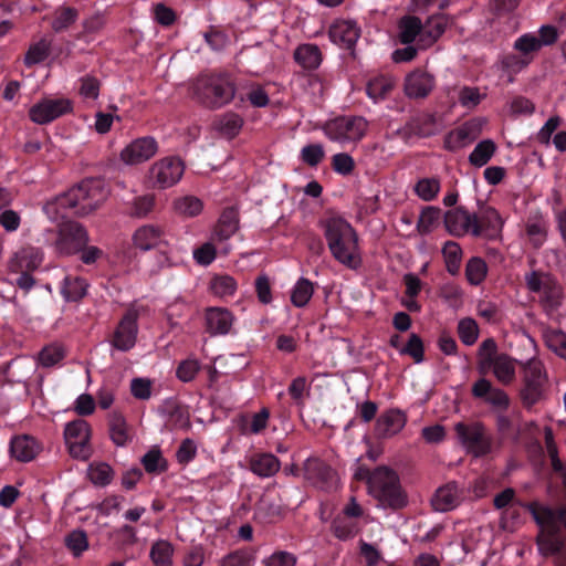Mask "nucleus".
<instances>
[{
  "mask_svg": "<svg viewBox=\"0 0 566 566\" xmlns=\"http://www.w3.org/2000/svg\"><path fill=\"white\" fill-rule=\"evenodd\" d=\"M108 190L101 179L88 178L82 180L69 191L57 196L54 201L48 202L44 207L48 214L54 209L59 213L60 209L73 210L76 217H86L98 209L107 199Z\"/></svg>",
  "mask_w": 566,
  "mask_h": 566,
  "instance_id": "obj_1",
  "label": "nucleus"
},
{
  "mask_svg": "<svg viewBox=\"0 0 566 566\" xmlns=\"http://www.w3.org/2000/svg\"><path fill=\"white\" fill-rule=\"evenodd\" d=\"M532 516L539 527L535 543L543 557H555V566H566L564 554L565 537L562 532L564 511H555L546 506L531 509Z\"/></svg>",
  "mask_w": 566,
  "mask_h": 566,
  "instance_id": "obj_2",
  "label": "nucleus"
},
{
  "mask_svg": "<svg viewBox=\"0 0 566 566\" xmlns=\"http://www.w3.org/2000/svg\"><path fill=\"white\" fill-rule=\"evenodd\" d=\"M328 249L339 263L356 269L360 264L358 255V234L355 229L342 218H329L321 222Z\"/></svg>",
  "mask_w": 566,
  "mask_h": 566,
  "instance_id": "obj_3",
  "label": "nucleus"
},
{
  "mask_svg": "<svg viewBox=\"0 0 566 566\" xmlns=\"http://www.w3.org/2000/svg\"><path fill=\"white\" fill-rule=\"evenodd\" d=\"M190 90L192 98L210 109L229 104L235 94V85L227 74H201Z\"/></svg>",
  "mask_w": 566,
  "mask_h": 566,
  "instance_id": "obj_4",
  "label": "nucleus"
},
{
  "mask_svg": "<svg viewBox=\"0 0 566 566\" xmlns=\"http://www.w3.org/2000/svg\"><path fill=\"white\" fill-rule=\"evenodd\" d=\"M373 480L369 494L378 502L380 507L397 511L407 505V494L402 490L396 471L386 465L377 467L374 470Z\"/></svg>",
  "mask_w": 566,
  "mask_h": 566,
  "instance_id": "obj_5",
  "label": "nucleus"
},
{
  "mask_svg": "<svg viewBox=\"0 0 566 566\" xmlns=\"http://www.w3.org/2000/svg\"><path fill=\"white\" fill-rule=\"evenodd\" d=\"M524 281L527 291L538 295V303L546 314H553L562 305L563 287L553 274L533 270L525 274Z\"/></svg>",
  "mask_w": 566,
  "mask_h": 566,
  "instance_id": "obj_6",
  "label": "nucleus"
},
{
  "mask_svg": "<svg viewBox=\"0 0 566 566\" xmlns=\"http://www.w3.org/2000/svg\"><path fill=\"white\" fill-rule=\"evenodd\" d=\"M454 431L467 453L474 458L486 457L494 449L493 437L482 422H458Z\"/></svg>",
  "mask_w": 566,
  "mask_h": 566,
  "instance_id": "obj_7",
  "label": "nucleus"
},
{
  "mask_svg": "<svg viewBox=\"0 0 566 566\" xmlns=\"http://www.w3.org/2000/svg\"><path fill=\"white\" fill-rule=\"evenodd\" d=\"M88 233L83 224L73 220H63L57 226L55 250L62 255L78 253L88 243Z\"/></svg>",
  "mask_w": 566,
  "mask_h": 566,
  "instance_id": "obj_8",
  "label": "nucleus"
},
{
  "mask_svg": "<svg viewBox=\"0 0 566 566\" xmlns=\"http://www.w3.org/2000/svg\"><path fill=\"white\" fill-rule=\"evenodd\" d=\"M363 117H338L325 125V134L332 140H359L367 130Z\"/></svg>",
  "mask_w": 566,
  "mask_h": 566,
  "instance_id": "obj_9",
  "label": "nucleus"
},
{
  "mask_svg": "<svg viewBox=\"0 0 566 566\" xmlns=\"http://www.w3.org/2000/svg\"><path fill=\"white\" fill-rule=\"evenodd\" d=\"M185 171L184 161L178 157H166L156 161L149 169V178L160 189L176 185Z\"/></svg>",
  "mask_w": 566,
  "mask_h": 566,
  "instance_id": "obj_10",
  "label": "nucleus"
},
{
  "mask_svg": "<svg viewBox=\"0 0 566 566\" xmlns=\"http://www.w3.org/2000/svg\"><path fill=\"white\" fill-rule=\"evenodd\" d=\"M304 479L313 486L332 491L337 486V473L325 461L318 458H310L304 463Z\"/></svg>",
  "mask_w": 566,
  "mask_h": 566,
  "instance_id": "obj_11",
  "label": "nucleus"
},
{
  "mask_svg": "<svg viewBox=\"0 0 566 566\" xmlns=\"http://www.w3.org/2000/svg\"><path fill=\"white\" fill-rule=\"evenodd\" d=\"M524 378L523 399L530 405L536 403L542 396V389L546 381L544 365L537 356H532L524 366Z\"/></svg>",
  "mask_w": 566,
  "mask_h": 566,
  "instance_id": "obj_12",
  "label": "nucleus"
},
{
  "mask_svg": "<svg viewBox=\"0 0 566 566\" xmlns=\"http://www.w3.org/2000/svg\"><path fill=\"white\" fill-rule=\"evenodd\" d=\"M471 234L483 237L488 240L497 239L501 234L503 220L500 213L492 207H484L479 213H473Z\"/></svg>",
  "mask_w": 566,
  "mask_h": 566,
  "instance_id": "obj_13",
  "label": "nucleus"
},
{
  "mask_svg": "<svg viewBox=\"0 0 566 566\" xmlns=\"http://www.w3.org/2000/svg\"><path fill=\"white\" fill-rule=\"evenodd\" d=\"M515 364L512 356H482L478 369L482 376L492 371L499 381L510 384L515 377Z\"/></svg>",
  "mask_w": 566,
  "mask_h": 566,
  "instance_id": "obj_14",
  "label": "nucleus"
},
{
  "mask_svg": "<svg viewBox=\"0 0 566 566\" xmlns=\"http://www.w3.org/2000/svg\"><path fill=\"white\" fill-rule=\"evenodd\" d=\"M137 319L138 313L135 310L127 311L120 318L112 339L116 349L126 352L135 345L138 332Z\"/></svg>",
  "mask_w": 566,
  "mask_h": 566,
  "instance_id": "obj_15",
  "label": "nucleus"
},
{
  "mask_svg": "<svg viewBox=\"0 0 566 566\" xmlns=\"http://www.w3.org/2000/svg\"><path fill=\"white\" fill-rule=\"evenodd\" d=\"M71 111L72 104L69 99H43L30 108L29 115L32 122L43 125Z\"/></svg>",
  "mask_w": 566,
  "mask_h": 566,
  "instance_id": "obj_16",
  "label": "nucleus"
},
{
  "mask_svg": "<svg viewBox=\"0 0 566 566\" xmlns=\"http://www.w3.org/2000/svg\"><path fill=\"white\" fill-rule=\"evenodd\" d=\"M407 420V415L402 410L387 409L376 419L374 434L377 439H390L405 428Z\"/></svg>",
  "mask_w": 566,
  "mask_h": 566,
  "instance_id": "obj_17",
  "label": "nucleus"
},
{
  "mask_svg": "<svg viewBox=\"0 0 566 566\" xmlns=\"http://www.w3.org/2000/svg\"><path fill=\"white\" fill-rule=\"evenodd\" d=\"M329 39L336 45L350 51L355 57V44L360 36V28L352 20H337L328 31Z\"/></svg>",
  "mask_w": 566,
  "mask_h": 566,
  "instance_id": "obj_18",
  "label": "nucleus"
},
{
  "mask_svg": "<svg viewBox=\"0 0 566 566\" xmlns=\"http://www.w3.org/2000/svg\"><path fill=\"white\" fill-rule=\"evenodd\" d=\"M158 146L154 137H140L128 144L120 153V158L128 165H137L150 159Z\"/></svg>",
  "mask_w": 566,
  "mask_h": 566,
  "instance_id": "obj_19",
  "label": "nucleus"
},
{
  "mask_svg": "<svg viewBox=\"0 0 566 566\" xmlns=\"http://www.w3.org/2000/svg\"><path fill=\"white\" fill-rule=\"evenodd\" d=\"M481 132V126L476 119L465 122L460 127L452 129L444 137V148L455 151L468 144L474 142Z\"/></svg>",
  "mask_w": 566,
  "mask_h": 566,
  "instance_id": "obj_20",
  "label": "nucleus"
},
{
  "mask_svg": "<svg viewBox=\"0 0 566 566\" xmlns=\"http://www.w3.org/2000/svg\"><path fill=\"white\" fill-rule=\"evenodd\" d=\"M434 76L427 71L417 69L405 78V93L410 98H424L434 87Z\"/></svg>",
  "mask_w": 566,
  "mask_h": 566,
  "instance_id": "obj_21",
  "label": "nucleus"
},
{
  "mask_svg": "<svg viewBox=\"0 0 566 566\" xmlns=\"http://www.w3.org/2000/svg\"><path fill=\"white\" fill-rule=\"evenodd\" d=\"M41 450V443L30 434L14 436L9 446L10 455L19 462L34 460Z\"/></svg>",
  "mask_w": 566,
  "mask_h": 566,
  "instance_id": "obj_22",
  "label": "nucleus"
},
{
  "mask_svg": "<svg viewBox=\"0 0 566 566\" xmlns=\"http://www.w3.org/2000/svg\"><path fill=\"white\" fill-rule=\"evenodd\" d=\"M474 214L469 213L464 207H455L443 214L447 231L453 237L471 233Z\"/></svg>",
  "mask_w": 566,
  "mask_h": 566,
  "instance_id": "obj_23",
  "label": "nucleus"
},
{
  "mask_svg": "<svg viewBox=\"0 0 566 566\" xmlns=\"http://www.w3.org/2000/svg\"><path fill=\"white\" fill-rule=\"evenodd\" d=\"M471 392L473 397L483 398L500 410L509 408L510 398L506 392L502 389L493 388L491 382L484 377L473 384Z\"/></svg>",
  "mask_w": 566,
  "mask_h": 566,
  "instance_id": "obj_24",
  "label": "nucleus"
},
{
  "mask_svg": "<svg viewBox=\"0 0 566 566\" xmlns=\"http://www.w3.org/2000/svg\"><path fill=\"white\" fill-rule=\"evenodd\" d=\"M133 242L134 247L142 251H148L161 244H167L164 230L154 224L138 228L133 235Z\"/></svg>",
  "mask_w": 566,
  "mask_h": 566,
  "instance_id": "obj_25",
  "label": "nucleus"
},
{
  "mask_svg": "<svg viewBox=\"0 0 566 566\" xmlns=\"http://www.w3.org/2000/svg\"><path fill=\"white\" fill-rule=\"evenodd\" d=\"M438 130L437 117L431 113H421L411 117L403 127L406 135L421 138L433 136Z\"/></svg>",
  "mask_w": 566,
  "mask_h": 566,
  "instance_id": "obj_26",
  "label": "nucleus"
},
{
  "mask_svg": "<svg viewBox=\"0 0 566 566\" xmlns=\"http://www.w3.org/2000/svg\"><path fill=\"white\" fill-rule=\"evenodd\" d=\"M234 321L233 314L223 307H210L206 312L207 329L212 335L228 334Z\"/></svg>",
  "mask_w": 566,
  "mask_h": 566,
  "instance_id": "obj_27",
  "label": "nucleus"
},
{
  "mask_svg": "<svg viewBox=\"0 0 566 566\" xmlns=\"http://www.w3.org/2000/svg\"><path fill=\"white\" fill-rule=\"evenodd\" d=\"M460 503L459 489L455 482L447 483L439 488L432 500L431 505L434 511L448 512L455 509Z\"/></svg>",
  "mask_w": 566,
  "mask_h": 566,
  "instance_id": "obj_28",
  "label": "nucleus"
},
{
  "mask_svg": "<svg viewBox=\"0 0 566 566\" xmlns=\"http://www.w3.org/2000/svg\"><path fill=\"white\" fill-rule=\"evenodd\" d=\"M239 230V212L234 207L226 208L216 227L213 235L218 241H226Z\"/></svg>",
  "mask_w": 566,
  "mask_h": 566,
  "instance_id": "obj_29",
  "label": "nucleus"
},
{
  "mask_svg": "<svg viewBox=\"0 0 566 566\" xmlns=\"http://www.w3.org/2000/svg\"><path fill=\"white\" fill-rule=\"evenodd\" d=\"M450 18L444 13L430 15L423 24L422 42L427 45L433 44L446 31Z\"/></svg>",
  "mask_w": 566,
  "mask_h": 566,
  "instance_id": "obj_30",
  "label": "nucleus"
},
{
  "mask_svg": "<svg viewBox=\"0 0 566 566\" xmlns=\"http://www.w3.org/2000/svg\"><path fill=\"white\" fill-rule=\"evenodd\" d=\"M280 468V460L272 453H259L250 460L251 471L261 478L273 476L279 472Z\"/></svg>",
  "mask_w": 566,
  "mask_h": 566,
  "instance_id": "obj_31",
  "label": "nucleus"
},
{
  "mask_svg": "<svg viewBox=\"0 0 566 566\" xmlns=\"http://www.w3.org/2000/svg\"><path fill=\"white\" fill-rule=\"evenodd\" d=\"M294 60L305 70H316L323 60L322 52L316 44H301L294 51Z\"/></svg>",
  "mask_w": 566,
  "mask_h": 566,
  "instance_id": "obj_32",
  "label": "nucleus"
},
{
  "mask_svg": "<svg viewBox=\"0 0 566 566\" xmlns=\"http://www.w3.org/2000/svg\"><path fill=\"white\" fill-rule=\"evenodd\" d=\"M399 41L402 44L412 43L418 35L422 42L423 24L416 15H405L399 20Z\"/></svg>",
  "mask_w": 566,
  "mask_h": 566,
  "instance_id": "obj_33",
  "label": "nucleus"
},
{
  "mask_svg": "<svg viewBox=\"0 0 566 566\" xmlns=\"http://www.w3.org/2000/svg\"><path fill=\"white\" fill-rule=\"evenodd\" d=\"M242 125L243 119L235 113H226L217 117L212 123L213 128L227 138L235 137L240 133Z\"/></svg>",
  "mask_w": 566,
  "mask_h": 566,
  "instance_id": "obj_34",
  "label": "nucleus"
},
{
  "mask_svg": "<svg viewBox=\"0 0 566 566\" xmlns=\"http://www.w3.org/2000/svg\"><path fill=\"white\" fill-rule=\"evenodd\" d=\"M270 411L266 408L254 413L251 420L247 416H241L238 423L240 432L242 434H259L268 427Z\"/></svg>",
  "mask_w": 566,
  "mask_h": 566,
  "instance_id": "obj_35",
  "label": "nucleus"
},
{
  "mask_svg": "<svg viewBox=\"0 0 566 566\" xmlns=\"http://www.w3.org/2000/svg\"><path fill=\"white\" fill-rule=\"evenodd\" d=\"M396 81L389 75H377L366 84L367 95L374 99H384L395 87Z\"/></svg>",
  "mask_w": 566,
  "mask_h": 566,
  "instance_id": "obj_36",
  "label": "nucleus"
},
{
  "mask_svg": "<svg viewBox=\"0 0 566 566\" xmlns=\"http://www.w3.org/2000/svg\"><path fill=\"white\" fill-rule=\"evenodd\" d=\"M108 427L111 439L116 446L123 447L129 441L126 420L122 413L117 411L112 412Z\"/></svg>",
  "mask_w": 566,
  "mask_h": 566,
  "instance_id": "obj_37",
  "label": "nucleus"
},
{
  "mask_svg": "<svg viewBox=\"0 0 566 566\" xmlns=\"http://www.w3.org/2000/svg\"><path fill=\"white\" fill-rule=\"evenodd\" d=\"M496 151V144L492 139H484L476 144L469 155V163L474 167L485 166Z\"/></svg>",
  "mask_w": 566,
  "mask_h": 566,
  "instance_id": "obj_38",
  "label": "nucleus"
},
{
  "mask_svg": "<svg viewBox=\"0 0 566 566\" xmlns=\"http://www.w3.org/2000/svg\"><path fill=\"white\" fill-rule=\"evenodd\" d=\"M174 546L165 539L156 541L150 548L149 557L155 566H172Z\"/></svg>",
  "mask_w": 566,
  "mask_h": 566,
  "instance_id": "obj_39",
  "label": "nucleus"
},
{
  "mask_svg": "<svg viewBox=\"0 0 566 566\" xmlns=\"http://www.w3.org/2000/svg\"><path fill=\"white\" fill-rule=\"evenodd\" d=\"M88 284L78 276H66L62 286V294L66 301L77 302L86 294Z\"/></svg>",
  "mask_w": 566,
  "mask_h": 566,
  "instance_id": "obj_40",
  "label": "nucleus"
},
{
  "mask_svg": "<svg viewBox=\"0 0 566 566\" xmlns=\"http://www.w3.org/2000/svg\"><path fill=\"white\" fill-rule=\"evenodd\" d=\"M310 384L307 382L306 377L298 376L292 380L287 388V394L293 400V403L298 408L303 409L305 407V401L310 397Z\"/></svg>",
  "mask_w": 566,
  "mask_h": 566,
  "instance_id": "obj_41",
  "label": "nucleus"
},
{
  "mask_svg": "<svg viewBox=\"0 0 566 566\" xmlns=\"http://www.w3.org/2000/svg\"><path fill=\"white\" fill-rule=\"evenodd\" d=\"M174 209L179 216L192 218L201 213L203 203L196 196H185L174 201Z\"/></svg>",
  "mask_w": 566,
  "mask_h": 566,
  "instance_id": "obj_42",
  "label": "nucleus"
},
{
  "mask_svg": "<svg viewBox=\"0 0 566 566\" xmlns=\"http://www.w3.org/2000/svg\"><path fill=\"white\" fill-rule=\"evenodd\" d=\"M142 464L147 473L159 474L168 470V462L159 448H153L142 458Z\"/></svg>",
  "mask_w": 566,
  "mask_h": 566,
  "instance_id": "obj_43",
  "label": "nucleus"
},
{
  "mask_svg": "<svg viewBox=\"0 0 566 566\" xmlns=\"http://www.w3.org/2000/svg\"><path fill=\"white\" fill-rule=\"evenodd\" d=\"M442 211L438 207H426L418 219L417 230L420 234L430 233L439 224Z\"/></svg>",
  "mask_w": 566,
  "mask_h": 566,
  "instance_id": "obj_44",
  "label": "nucleus"
},
{
  "mask_svg": "<svg viewBox=\"0 0 566 566\" xmlns=\"http://www.w3.org/2000/svg\"><path fill=\"white\" fill-rule=\"evenodd\" d=\"M314 293L313 283L304 277H301L291 294V302L296 307L305 306Z\"/></svg>",
  "mask_w": 566,
  "mask_h": 566,
  "instance_id": "obj_45",
  "label": "nucleus"
},
{
  "mask_svg": "<svg viewBox=\"0 0 566 566\" xmlns=\"http://www.w3.org/2000/svg\"><path fill=\"white\" fill-rule=\"evenodd\" d=\"M90 434V424L83 419H77L69 422L64 430V437L66 442L88 441Z\"/></svg>",
  "mask_w": 566,
  "mask_h": 566,
  "instance_id": "obj_46",
  "label": "nucleus"
},
{
  "mask_svg": "<svg viewBox=\"0 0 566 566\" xmlns=\"http://www.w3.org/2000/svg\"><path fill=\"white\" fill-rule=\"evenodd\" d=\"M88 479L97 486H106L113 480V469L105 462L91 464L88 468Z\"/></svg>",
  "mask_w": 566,
  "mask_h": 566,
  "instance_id": "obj_47",
  "label": "nucleus"
},
{
  "mask_svg": "<svg viewBox=\"0 0 566 566\" xmlns=\"http://www.w3.org/2000/svg\"><path fill=\"white\" fill-rule=\"evenodd\" d=\"M442 253L446 259L448 272L452 275L457 274L460 270L462 256L460 245L457 242L448 241L442 249Z\"/></svg>",
  "mask_w": 566,
  "mask_h": 566,
  "instance_id": "obj_48",
  "label": "nucleus"
},
{
  "mask_svg": "<svg viewBox=\"0 0 566 566\" xmlns=\"http://www.w3.org/2000/svg\"><path fill=\"white\" fill-rule=\"evenodd\" d=\"M488 266L481 258H472L465 266V276L472 285H479L486 276Z\"/></svg>",
  "mask_w": 566,
  "mask_h": 566,
  "instance_id": "obj_49",
  "label": "nucleus"
},
{
  "mask_svg": "<svg viewBox=\"0 0 566 566\" xmlns=\"http://www.w3.org/2000/svg\"><path fill=\"white\" fill-rule=\"evenodd\" d=\"M254 555L250 549H237L227 554L219 566H253Z\"/></svg>",
  "mask_w": 566,
  "mask_h": 566,
  "instance_id": "obj_50",
  "label": "nucleus"
},
{
  "mask_svg": "<svg viewBox=\"0 0 566 566\" xmlns=\"http://www.w3.org/2000/svg\"><path fill=\"white\" fill-rule=\"evenodd\" d=\"M78 12L75 8L63 7L56 11L52 21V29L55 32H62L71 27L77 19Z\"/></svg>",
  "mask_w": 566,
  "mask_h": 566,
  "instance_id": "obj_51",
  "label": "nucleus"
},
{
  "mask_svg": "<svg viewBox=\"0 0 566 566\" xmlns=\"http://www.w3.org/2000/svg\"><path fill=\"white\" fill-rule=\"evenodd\" d=\"M202 365L195 358H187L179 363L176 369L177 378L182 382H189L195 379L201 370Z\"/></svg>",
  "mask_w": 566,
  "mask_h": 566,
  "instance_id": "obj_52",
  "label": "nucleus"
},
{
  "mask_svg": "<svg viewBox=\"0 0 566 566\" xmlns=\"http://www.w3.org/2000/svg\"><path fill=\"white\" fill-rule=\"evenodd\" d=\"M458 334L461 342L468 346L473 345L479 335V327L473 318H462L458 324Z\"/></svg>",
  "mask_w": 566,
  "mask_h": 566,
  "instance_id": "obj_53",
  "label": "nucleus"
},
{
  "mask_svg": "<svg viewBox=\"0 0 566 566\" xmlns=\"http://www.w3.org/2000/svg\"><path fill=\"white\" fill-rule=\"evenodd\" d=\"M49 53L50 43L45 40H41L29 48L24 56V64L31 66L41 63L49 56Z\"/></svg>",
  "mask_w": 566,
  "mask_h": 566,
  "instance_id": "obj_54",
  "label": "nucleus"
},
{
  "mask_svg": "<svg viewBox=\"0 0 566 566\" xmlns=\"http://www.w3.org/2000/svg\"><path fill=\"white\" fill-rule=\"evenodd\" d=\"M440 190V182L436 178H423L415 186L416 193L424 201L434 199Z\"/></svg>",
  "mask_w": 566,
  "mask_h": 566,
  "instance_id": "obj_55",
  "label": "nucleus"
},
{
  "mask_svg": "<svg viewBox=\"0 0 566 566\" xmlns=\"http://www.w3.org/2000/svg\"><path fill=\"white\" fill-rule=\"evenodd\" d=\"M237 289L235 281L232 276L221 275L216 276L210 282V290L217 296L232 295Z\"/></svg>",
  "mask_w": 566,
  "mask_h": 566,
  "instance_id": "obj_56",
  "label": "nucleus"
},
{
  "mask_svg": "<svg viewBox=\"0 0 566 566\" xmlns=\"http://www.w3.org/2000/svg\"><path fill=\"white\" fill-rule=\"evenodd\" d=\"M65 544L74 556H80L88 548L87 535L82 530H75L66 536Z\"/></svg>",
  "mask_w": 566,
  "mask_h": 566,
  "instance_id": "obj_57",
  "label": "nucleus"
},
{
  "mask_svg": "<svg viewBox=\"0 0 566 566\" xmlns=\"http://www.w3.org/2000/svg\"><path fill=\"white\" fill-rule=\"evenodd\" d=\"M306 366L313 370L315 377L333 376L337 374V363L333 357L322 360L312 357V359L306 363Z\"/></svg>",
  "mask_w": 566,
  "mask_h": 566,
  "instance_id": "obj_58",
  "label": "nucleus"
},
{
  "mask_svg": "<svg viewBox=\"0 0 566 566\" xmlns=\"http://www.w3.org/2000/svg\"><path fill=\"white\" fill-rule=\"evenodd\" d=\"M325 153L321 144H311L303 147L301 151L302 160L311 167H316L324 158Z\"/></svg>",
  "mask_w": 566,
  "mask_h": 566,
  "instance_id": "obj_59",
  "label": "nucleus"
},
{
  "mask_svg": "<svg viewBox=\"0 0 566 566\" xmlns=\"http://www.w3.org/2000/svg\"><path fill=\"white\" fill-rule=\"evenodd\" d=\"M514 49L521 52L524 56L531 57L530 54L537 52L541 49V41H538L535 35L524 34L515 41Z\"/></svg>",
  "mask_w": 566,
  "mask_h": 566,
  "instance_id": "obj_60",
  "label": "nucleus"
},
{
  "mask_svg": "<svg viewBox=\"0 0 566 566\" xmlns=\"http://www.w3.org/2000/svg\"><path fill=\"white\" fill-rule=\"evenodd\" d=\"M547 347L554 352L566 350V334L560 329H548L544 333Z\"/></svg>",
  "mask_w": 566,
  "mask_h": 566,
  "instance_id": "obj_61",
  "label": "nucleus"
},
{
  "mask_svg": "<svg viewBox=\"0 0 566 566\" xmlns=\"http://www.w3.org/2000/svg\"><path fill=\"white\" fill-rule=\"evenodd\" d=\"M332 531L335 537L342 541L349 539L355 536V524L347 522L345 518L337 517L332 523Z\"/></svg>",
  "mask_w": 566,
  "mask_h": 566,
  "instance_id": "obj_62",
  "label": "nucleus"
},
{
  "mask_svg": "<svg viewBox=\"0 0 566 566\" xmlns=\"http://www.w3.org/2000/svg\"><path fill=\"white\" fill-rule=\"evenodd\" d=\"M333 169L340 175H349L355 168L353 157L346 153H338L332 158Z\"/></svg>",
  "mask_w": 566,
  "mask_h": 566,
  "instance_id": "obj_63",
  "label": "nucleus"
},
{
  "mask_svg": "<svg viewBox=\"0 0 566 566\" xmlns=\"http://www.w3.org/2000/svg\"><path fill=\"white\" fill-rule=\"evenodd\" d=\"M196 454H197V446H196L195 441L190 438H187V439L182 440V442L180 443V446L176 452V458L180 464L185 465V464H188L189 462H191L196 458Z\"/></svg>",
  "mask_w": 566,
  "mask_h": 566,
  "instance_id": "obj_64",
  "label": "nucleus"
}]
</instances>
